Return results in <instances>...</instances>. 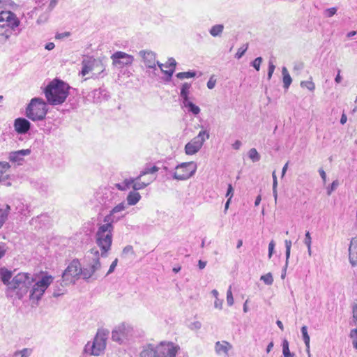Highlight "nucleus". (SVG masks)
<instances>
[{
	"mask_svg": "<svg viewBox=\"0 0 357 357\" xmlns=\"http://www.w3.org/2000/svg\"><path fill=\"white\" fill-rule=\"evenodd\" d=\"M70 88V86L63 81L54 79L44 90L48 103L51 105H61L68 96Z\"/></svg>",
	"mask_w": 357,
	"mask_h": 357,
	"instance_id": "f257e3e1",
	"label": "nucleus"
},
{
	"mask_svg": "<svg viewBox=\"0 0 357 357\" xmlns=\"http://www.w3.org/2000/svg\"><path fill=\"white\" fill-rule=\"evenodd\" d=\"M105 224L101 225L96 234V244L101 250V257H106L107 252L110 250L112 243V231L114 229L113 219L111 215L104 218Z\"/></svg>",
	"mask_w": 357,
	"mask_h": 357,
	"instance_id": "f03ea898",
	"label": "nucleus"
},
{
	"mask_svg": "<svg viewBox=\"0 0 357 357\" xmlns=\"http://www.w3.org/2000/svg\"><path fill=\"white\" fill-rule=\"evenodd\" d=\"M178 349L172 342H161L155 346L147 344L142 347L139 357H176Z\"/></svg>",
	"mask_w": 357,
	"mask_h": 357,
	"instance_id": "7ed1b4c3",
	"label": "nucleus"
},
{
	"mask_svg": "<svg viewBox=\"0 0 357 357\" xmlns=\"http://www.w3.org/2000/svg\"><path fill=\"white\" fill-rule=\"evenodd\" d=\"M85 260L87 264L85 267L82 268L81 275L86 281L92 278L96 280L98 277L96 272L101 268L99 251L96 248H91L85 257Z\"/></svg>",
	"mask_w": 357,
	"mask_h": 357,
	"instance_id": "20e7f679",
	"label": "nucleus"
},
{
	"mask_svg": "<svg viewBox=\"0 0 357 357\" xmlns=\"http://www.w3.org/2000/svg\"><path fill=\"white\" fill-rule=\"evenodd\" d=\"M48 112L47 105L41 98H33L27 105L26 116L33 121L43 120Z\"/></svg>",
	"mask_w": 357,
	"mask_h": 357,
	"instance_id": "39448f33",
	"label": "nucleus"
},
{
	"mask_svg": "<svg viewBox=\"0 0 357 357\" xmlns=\"http://www.w3.org/2000/svg\"><path fill=\"white\" fill-rule=\"evenodd\" d=\"M33 283V278L29 273H20L16 275L9 284V289L15 291L18 298L21 299L27 294Z\"/></svg>",
	"mask_w": 357,
	"mask_h": 357,
	"instance_id": "423d86ee",
	"label": "nucleus"
},
{
	"mask_svg": "<svg viewBox=\"0 0 357 357\" xmlns=\"http://www.w3.org/2000/svg\"><path fill=\"white\" fill-rule=\"evenodd\" d=\"M109 333V332L107 329H98L93 342L92 343L88 342L85 345L84 351L90 355L99 356L105 349L106 340Z\"/></svg>",
	"mask_w": 357,
	"mask_h": 357,
	"instance_id": "0eeeda50",
	"label": "nucleus"
},
{
	"mask_svg": "<svg viewBox=\"0 0 357 357\" xmlns=\"http://www.w3.org/2000/svg\"><path fill=\"white\" fill-rule=\"evenodd\" d=\"M82 268L78 259H73L62 273V280L60 285L64 287L70 284H75L79 278Z\"/></svg>",
	"mask_w": 357,
	"mask_h": 357,
	"instance_id": "6e6552de",
	"label": "nucleus"
},
{
	"mask_svg": "<svg viewBox=\"0 0 357 357\" xmlns=\"http://www.w3.org/2000/svg\"><path fill=\"white\" fill-rule=\"evenodd\" d=\"M52 280L53 278L52 276L45 275L42 277V278L36 282L33 281L32 286L29 290L30 292V299L36 300V301H38L41 298L45 291L52 283Z\"/></svg>",
	"mask_w": 357,
	"mask_h": 357,
	"instance_id": "1a4fd4ad",
	"label": "nucleus"
},
{
	"mask_svg": "<svg viewBox=\"0 0 357 357\" xmlns=\"http://www.w3.org/2000/svg\"><path fill=\"white\" fill-rule=\"evenodd\" d=\"M173 172L174 179L178 181L186 180L192 176L197 170V164L194 162H182L175 167Z\"/></svg>",
	"mask_w": 357,
	"mask_h": 357,
	"instance_id": "9d476101",
	"label": "nucleus"
},
{
	"mask_svg": "<svg viewBox=\"0 0 357 357\" xmlns=\"http://www.w3.org/2000/svg\"><path fill=\"white\" fill-rule=\"evenodd\" d=\"M209 137V132L207 130H201L197 136L185 144V153L187 155H193L197 153L202 147L204 142L208 139Z\"/></svg>",
	"mask_w": 357,
	"mask_h": 357,
	"instance_id": "9b49d317",
	"label": "nucleus"
},
{
	"mask_svg": "<svg viewBox=\"0 0 357 357\" xmlns=\"http://www.w3.org/2000/svg\"><path fill=\"white\" fill-rule=\"evenodd\" d=\"M111 59L113 66L119 68L131 66L134 61L133 56L121 51H117L112 54Z\"/></svg>",
	"mask_w": 357,
	"mask_h": 357,
	"instance_id": "f8f14e48",
	"label": "nucleus"
},
{
	"mask_svg": "<svg viewBox=\"0 0 357 357\" xmlns=\"http://www.w3.org/2000/svg\"><path fill=\"white\" fill-rule=\"evenodd\" d=\"M132 328L129 325L121 324L116 327L112 332V340L119 344H122L131 335Z\"/></svg>",
	"mask_w": 357,
	"mask_h": 357,
	"instance_id": "ddd939ff",
	"label": "nucleus"
},
{
	"mask_svg": "<svg viewBox=\"0 0 357 357\" xmlns=\"http://www.w3.org/2000/svg\"><path fill=\"white\" fill-rule=\"evenodd\" d=\"M19 24L20 21L13 12L9 10H2L0 12V28L9 27L14 29Z\"/></svg>",
	"mask_w": 357,
	"mask_h": 357,
	"instance_id": "4468645a",
	"label": "nucleus"
},
{
	"mask_svg": "<svg viewBox=\"0 0 357 357\" xmlns=\"http://www.w3.org/2000/svg\"><path fill=\"white\" fill-rule=\"evenodd\" d=\"M139 54L142 58L146 68L156 69L157 61H155V54L153 52L141 50L139 52Z\"/></svg>",
	"mask_w": 357,
	"mask_h": 357,
	"instance_id": "2eb2a0df",
	"label": "nucleus"
},
{
	"mask_svg": "<svg viewBox=\"0 0 357 357\" xmlns=\"http://www.w3.org/2000/svg\"><path fill=\"white\" fill-rule=\"evenodd\" d=\"M31 123L25 118L19 117L14 121V128L18 134H26L31 129Z\"/></svg>",
	"mask_w": 357,
	"mask_h": 357,
	"instance_id": "dca6fc26",
	"label": "nucleus"
},
{
	"mask_svg": "<svg viewBox=\"0 0 357 357\" xmlns=\"http://www.w3.org/2000/svg\"><path fill=\"white\" fill-rule=\"evenodd\" d=\"M88 97L91 98L93 102L98 103L107 100L109 97V93L105 89L99 88L89 93Z\"/></svg>",
	"mask_w": 357,
	"mask_h": 357,
	"instance_id": "f3484780",
	"label": "nucleus"
},
{
	"mask_svg": "<svg viewBox=\"0 0 357 357\" xmlns=\"http://www.w3.org/2000/svg\"><path fill=\"white\" fill-rule=\"evenodd\" d=\"M31 153V149H22L16 151H13L9 153L8 159L10 162L22 164L24 161V157L29 155Z\"/></svg>",
	"mask_w": 357,
	"mask_h": 357,
	"instance_id": "a211bd4d",
	"label": "nucleus"
},
{
	"mask_svg": "<svg viewBox=\"0 0 357 357\" xmlns=\"http://www.w3.org/2000/svg\"><path fill=\"white\" fill-rule=\"evenodd\" d=\"M349 260L352 266H357V236L352 238L350 241Z\"/></svg>",
	"mask_w": 357,
	"mask_h": 357,
	"instance_id": "6ab92c4d",
	"label": "nucleus"
},
{
	"mask_svg": "<svg viewBox=\"0 0 357 357\" xmlns=\"http://www.w3.org/2000/svg\"><path fill=\"white\" fill-rule=\"evenodd\" d=\"M50 217L47 213H43L30 220V224L39 227H47L50 224Z\"/></svg>",
	"mask_w": 357,
	"mask_h": 357,
	"instance_id": "aec40b11",
	"label": "nucleus"
},
{
	"mask_svg": "<svg viewBox=\"0 0 357 357\" xmlns=\"http://www.w3.org/2000/svg\"><path fill=\"white\" fill-rule=\"evenodd\" d=\"M10 168V165L8 162H0V185H10V182L8 181V170Z\"/></svg>",
	"mask_w": 357,
	"mask_h": 357,
	"instance_id": "412c9836",
	"label": "nucleus"
},
{
	"mask_svg": "<svg viewBox=\"0 0 357 357\" xmlns=\"http://www.w3.org/2000/svg\"><path fill=\"white\" fill-rule=\"evenodd\" d=\"M15 213L20 215L21 218L31 215L29 206L20 201L17 202V204L15 206Z\"/></svg>",
	"mask_w": 357,
	"mask_h": 357,
	"instance_id": "4be33fe9",
	"label": "nucleus"
},
{
	"mask_svg": "<svg viewBox=\"0 0 357 357\" xmlns=\"http://www.w3.org/2000/svg\"><path fill=\"white\" fill-rule=\"evenodd\" d=\"M125 208H126L125 203L121 202V203L119 204L118 205H116V206H114L110 211V213L107 215H111V218L113 219V221L114 222H116L123 217V215L119 216V215H116V214L119 212L123 211V210H125Z\"/></svg>",
	"mask_w": 357,
	"mask_h": 357,
	"instance_id": "5701e85b",
	"label": "nucleus"
},
{
	"mask_svg": "<svg viewBox=\"0 0 357 357\" xmlns=\"http://www.w3.org/2000/svg\"><path fill=\"white\" fill-rule=\"evenodd\" d=\"M182 106L187 109L189 113L192 114L196 116L200 113V108L195 105L191 100L190 98L186 100L182 101Z\"/></svg>",
	"mask_w": 357,
	"mask_h": 357,
	"instance_id": "b1692460",
	"label": "nucleus"
},
{
	"mask_svg": "<svg viewBox=\"0 0 357 357\" xmlns=\"http://www.w3.org/2000/svg\"><path fill=\"white\" fill-rule=\"evenodd\" d=\"M284 244H285V248H286V251H285V256H286V261H285V266L282 270V278H284V276H285V274H286V269L287 268V266H288V263H289V257H290V253H291V241L290 240H285L284 241Z\"/></svg>",
	"mask_w": 357,
	"mask_h": 357,
	"instance_id": "393cba45",
	"label": "nucleus"
},
{
	"mask_svg": "<svg viewBox=\"0 0 357 357\" xmlns=\"http://www.w3.org/2000/svg\"><path fill=\"white\" fill-rule=\"evenodd\" d=\"M12 278V272L8 271L6 268H0V279L4 284L8 285L9 287V284H10V280Z\"/></svg>",
	"mask_w": 357,
	"mask_h": 357,
	"instance_id": "a878e982",
	"label": "nucleus"
},
{
	"mask_svg": "<svg viewBox=\"0 0 357 357\" xmlns=\"http://www.w3.org/2000/svg\"><path fill=\"white\" fill-rule=\"evenodd\" d=\"M140 199H141V195L139 192H135L134 190L130 191L126 197L128 205H129V206L135 205L140 200Z\"/></svg>",
	"mask_w": 357,
	"mask_h": 357,
	"instance_id": "bb28decb",
	"label": "nucleus"
},
{
	"mask_svg": "<svg viewBox=\"0 0 357 357\" xmlns=\"http://www.w3.org/2000/svg\"><path fill=\"white\" fill-rule=\"evenodd\" d=\"M283 86L285 89H288L292 82V79L286 67L282 68Z\"/></svg>",
	"mask_w": 357,
	"mask_h": 357,
	"instance_id": "cd10ccee",
	"label": "nucleus"
},
{
	"mask_svg": "<svg viewBox=\"0 0 357 357\" xmlns=\"http://www.w3.org/2000/svg\"><path fill=\"white\" fill-rule=\"evenodd\" d=\"M191 87V84L188 82H185L182 84L181 88L180 96L182 98V101L190 99V89Z\"/></svg>",
	"mask_w": 357,
	"mask_h": 357,
	"instance_id": "c85d7f7f",
	"label": "nucleus"
},
{
	"mask_svg": "<svg viewBox=\"0 0 357 357\" xmlns=\"http://www.w3.org/2000/svg\"><path fill=\"white\" fill-rule=\"evenodd\" d=\"M10 210L11 208L8 204H6L4 208H0V229L8 219V215Z\"/></svg>",
	"mask_w": 357,
	"mask_h": 357,
	"instance_id": "c756f323",
	"label": "nucleus"
},
{
	"mask_svg": "<svg viewBox=\"0 0 357 357\" xmlns=\"http://www.w3.org/2000/svg\"><path fill=\"white\" fill-rule=\"evenodd\" d=\"M224 30V25L222 24H218L213 25L209 29L210 34L213 37H219L222 35Z\"/></svg>",
	"mask_w": 357,
	"mask_h": 357,
	"instance_id": "7c9ffc66",
	"label": "nucleus"
},
{
	"mask_svg": "<svg viewBox=\"0 0 357 357\" xmlns=\"http://www.w3.org/2000/svg\"><path fill=\"white\" fill-rule=\"evenodd\" d=\"M301 333L303 336V340L306 347V351L308 354H310V336L307 333V328L306 326H303L301 327Z\"/></svg>",
	"mask_w": 357,
	"mask_h": 357,
	"instance_id": "2f4dec72",
	"label": "nucleus"
},
{
	"mask_svg": "<svg viewBox=\"0 0 357 357\" xmlns=\"http://www.w3.org/2000/svg\"><path fill=\"white\" fill-rule=\"evenodd\" d=\"M228 342H224L223 343H220V342H217L215 343V351L218 353V354H227L228 353V348H227V345H228Z\"/></svg>",
	"mask_w": 357,
	"mask_h": 357,
	"instance_id": "473e14b6",
	"label": "nucleus"
},
{
	"mask_svg": "<svg viewBox=\"0 0 357 357\" xmlns=\"http://www.w3.org/2000/svg\"><path fill=\"white\" fill-rule=\"evenodd\" d=\"M159 167L154 165L151 167H145L139 174V175L137 177V180H139L140 178L148 174H153L159 170Z\"/></svg>",
	"mask_w": 357,
	"mask_h": 357,
	"instance_id": "72a5a7b5",
	"label": "nucleus"
},
{
	"mask_svg": "<svg viewBox=\"0 0 357 357\" xmlns=\"http://www.w3.org/2000/svg\"><path fill=\"white\" fill-rule=\"evenodd\" d=\"M248 157L253 162H258L261 159L259 153L255 148H252L251 149H250V151H248Z\"/></svg>",
	"mask_w": 357,
	"mask_h": 357,
	"instance_id": "f704fd0d",
	"label": "nucleus"
},
{
	"mask_svg": "<svg viewBox=\"0 0 357 357\" xmlns=\"http://www.w3.org/2000/svg\"><path fill=\"white\" fill-rule=\"evenodd\" d=\"M157 65L160 68L162 73H164L167 76L165 81H167V82L170 81L172 79V77L175 70L174 69H169L168 70H163L162 67H163L164 64L160 63L159 61H157Z\"/></svg>",
	"mask_w": 357,
	"mask_h": 357,
	"instance_id": "c9c22d12",
	"label": "nucleus"
},
{
	"mask_svg": "<svg viewBox=\"0 0 357 357\" xmlns=\"http://www.w3.org/2000/svg\"><path fill=\"white\" fill-rule=\"evenodd\" d=\"M176 76L180 79L192 78L196 76V72L193 70H189L188 72L178 73Z\"/></svg>",
	"mask_w": 357,
	"mask_h": 357,
	"instance_id": "e433bc0d",
	"label": "nucleus"
},
{
	"mask_svg": "<svg viewBox=\"0 0 357 357\" xmlns=\"http://www.w3.org/2000/svg\"><path fill=\"white\" fill-rule=\"evenodd\" d=\"M282 354L284 357H292L294 354L291 353L289 348V342L284 339L282 342Z\"/></svg>",
	"mask_w": 357,
	"mask_h": 357,
	"instance_id": "4c0bfd02",
	"label": "nucleus"
},
{
	"mask_svg": "<svg viewBox=\"0 0 357 357\" xmlns=\"http://www.w3.org/2000/svg\"><path fill=\"white\" fill-rule=\"evenodd\" d=\"M92 70L91 65L90 61L88 60L84 59L82 61V68L81 70V74L84 76L89 73Z\"/></svg>",
	"mask_w": 357,
	"mask_h": 357,
	"instance_id": "58836bf2",
	"label": "nucleus"
},
{
	"mask_svg": "<svg viewBox=\"0 0 357 357\" xmlns=\"http://www.w3.org/2000/svg\"><path fill=\"white\" fill-rule=\"evenodd\" d=\"M135 180V181L132 185V188H133V190L135 192H137V190L144 189L148 185H149V183H151V181H149L147 183L140 182V181H139V180H137V178Z\"/></svg>",
	"mask_w": 357,
	"mask_h": 357,
	"instance_id": "ea45409f",
	"label": "nucleus"
},
{
	"mask_svg": "<svg viewBox=\"0 0 357 357\" xmlns=\"http://www.w3.org/2000/svg\"><path fill=\"white\" fill-rule=\"evenodd\" d=\"M31 354V349L28 348H24L22 350L20 351H16L14 353L13 356L17 357L18 356H20V357H29Z\"/></svg>",
	"mask_w": 357,
	"mask_h": 357,
	"instance_id": "a19ab883",
	"label": "nucleus"
},
{
	"mask_svg": "<svg viewBox=\"0 0 357 357\" xmlns=\"http://www.w3.org/2000/svg\"><path fill=\"white\" fill-rule=\"evenodd\" d=\"M260 280L267 285H271L273 282V278L271 273L261 275Z\"/></svg>",
	"mask_w": 357,
	"mask_h": 357,
	"instance_id": "79ce46f5",
	"label": "nucleus"
},
{
	"mask_svg": "<svg viewBox=\"0 0 357 357\" xmlns=\"http://www.w3.org/2000/svg\"><path fill=\"white\" fill-rule=\"evenodd\" d=\"M248 48V43L243 45L241 47L235 54V58L237 59H241L245 53Z\"/></svg>",
	"mask_w": 357,
	"mask_h": 357,
	"instance_id": "37998d69",
	"label": "nucleus"
},
{
	"mask_svg": "<svg viewBox=\"0 0 357 357\" xmlns=\"http://www.w3.org/2000/svg\"><path fill=\"white\" fill-rule=\"evenodd\" d=\"M301 86L306 87L307 89H309L311 91H313L315 89L314 84L312 81H302L301 82Z\"/></svg>",
	"mask_w": 357,
	"mask_h": 357,
	"instance_id": "c03bdc74",
	"label": "nucleus"
},
{
	"mask_svg": "<svg viewBox=\"0 0 357 357\" xmlns=\"http://www.w3.org/2000/svg\"><path fill=\"white\" fill-rule=\"evenodd\" d=\"M263 59L261 56L257 57L252 63L251 66L257 71L260 69V65Z\"/></svg>",
	"mask_w": 357,
	"mask_h": 357,
	"instance_id": "a18cd8bd",
	"label": "nucleus"
},
{
	"mask_svg": "<svg viewBox=\"0 0 357 357\" xmlns=\"http://www.w3.org/2000/svg\"><path fill=\"white\" fill-rule=\"evenodd\" d=\"M227 303L229 306H231L234 304V298L231 292V287H229L227 291Z\"/></svg>",
	"mask_w": 357,
	"mask_h": 357,
	"instance_id": "49530a36",
	"label": "nucleus"
},
{
	"mask_svg": "<svg viewBox=\"0 0 357 357\" xmlns=\"http://www.w3.org/2000/svg\"><path fill=\"white\" fill-rule=\"evenodd\" d=\"M176 64L177 63L176 60L174 58L171 57L168 59L167 61L166 62L165 64H164L163 66H165V68H171V69L175 70Z\"/></svg>",
	"mask_w": 357,
	"mask_h": 357,
	"instance_id": "de8ad7c7",
	"label": "nucleus"
},
{
	"mask_svg": "<svg viewBox=\"0 0 357 357\" xmlns=\"http://www.w3.org/2000/svg\"><path fill=\"white\" fill-rule=\"evenodd\" d=\"M337 9L336 7H332V8L326 9L324 10V13L326 17H331L337 13Z\"/></svg>",
	"mask_w": 357,
	"mask_h": 357,
	"instance_id": "09e8293b",
	"label": "nucleus"
},
{
	"mask_svg": "<svg viewBox=\"0 0 357 357\" xmlns=\"http://www.w3.org/2000/svg\"><path fill=\"white\" fill-rule=\"evenodd\" d=\"M275 68V66L273 64V62L271 60H270L268 62V74H267L268 79H271L272 75L274 73Z\"/></svg>",
	"mask_w": 357,
	"mask_h": 357,
	"instance_id": "8fccbe9b",
	"label": "nucleus"
},
{
	"mask_svg": "<svg viewBox=\"0 0 357 357\" xmlns=\"http://www.w3.org/2000/svg\"><path fill=\"white\" fill-rule=\"evenodd\" d=\"M350 336L353 338L354 347L357 349V328L351 330Z\"/></svg>",
	"mask_w": 357,
	"mask_h": 357,
	"instance_id": "3c124183",
	"label": "nucleus"
},
{
	"mask_svg": "<svg viewBox=\"0 0 357 357\" xmlns=\"http://www.w3.org/2000/svg\"><path fill=\"white\" fill-rule=\"evenodd\" d=\"M338 181L337 180L333 181V183L327 188V194L330 195L333 191H334L338 186Z\"/></svg>",
	"mask_w": 357,
	"mask_h": 357,
	"instance_id": "603ef678",
	"label": "nucleus"
},
{
	"mask_svg": "<svg viewBox=\"0 0 357 357\" xmlns=\"http://www.w3.org/2000/svg\"><path fill=\"white\" fill-rule=\"evenodd\" d=\"M312 238L310 236V233L309 231H306L305 235L304 243L310 249V245H311Z\"/></svg>",
	"mask_w": 357,
	"mask_h": 357,
	"instance_id": "864d4df0",
	"label": "nucleus"
},
{
	"mask_svg": "<svg viewBox=\"0 0 357 357\" xmlns=\"http://www.w3.org/2000/svg\"><path fill=\"white\" fill-rule=\"evenodd\" d=\"M128 254H131V255L135 254L134 250H133V247L132 245H128L123 248L122 255H128Z\"/></svg>",
	"mask_w": 357,
	"mask_h": 357,
	"instance_id": "5fc2aeb1",
	"label": "nucleus"
},
{
	"mask_svg": "<svg viewBox=\"0 0 357 357\" xmlns=\"http://www.w3.org/2000/svg\"><path fill=\"white\" fill-rule=\"evenodd\" d=\"M70 36V33L68 32V31H66V32H63V33H57L55 35V38L57 39V40H61V39H63L65 38H67V37H68Z\"/></svg>",
	"mask_w": 357,
	"mask_h": 357,
	"instance_id": "6e6d98bb",
	"label": "nucleus"
},
{
	"mask_svg": "<svg viewBox=\"0 0 357 357\" xmlns=\"http://www.w3.org/2000/svg\"><path fill=\"white\" fill-rule=\"evenodd\" d=\"M234 195V188L232 187L231 184L228 185L227 193H226V197L231 199Z\"/></svg>",
	"mask_w": 357,
	"mask_h": 357,
	"instance_id": "4d7b16f0",
	"label": "nucleus"
},
{
	"mask_svg": "<svg viewBox=\"0 0 357 357\" xmlns=\"http://www.w3.org/2000/svg\"><path fill=\"white\" fill-rule=\"evenodd\" d=\"M117 263H118V259H115L112 261V263L111 264V265L109 266V271H108V272L106 274V276L109 275L110 273H112L114 271L116 266H117Z\"/></svg>",
	"mask_w": 357,
	"mask_h": 357,
	"instance_id": "13d9d810",
	"label": "nucleus"
},
{
	"mask_svg": "<svg viewBox=\"0 0 357 357\" xmlns=\"http://www.w3.org/2000/svg\"><path fill=\"white\" fill-rule=\"evenodd\" d=\"M6 245L5 243L0 242V259L2 258L6 252Z\"/></svg>",
	"mask_w": 357,
	"mask_h": 357,
	"instance_id": "bf43d9fd",
	"label": "nucleus"
},
{
	"mask_svg": "<svg viewBox=\"0 0 357 357\" xmlns=\"http://www.w3.org/2000/svg\"><path fill=\"white\" fill-rule=\"evenodd\" d=\"M135 181V180L133 178H130V179H126L123 181V185H124L125 188H126V190L130 188L131 186L132 187V185H133Z\"/></svg>",
	"mask_w": 357,
	"mask_h": 357,
	"instance_id": "052dcab7",
	"label": "nucleus"
},
{
	"mask_svg": "<svg viewBox=\"0 0 357 357\" xmlns=\"http://www.w3.org/2000/svg\"><path fill=\"white\" fill-rule=\"evenodd\" d=\"M274 248H275V243H274V241L272 240V241L269 243V245H268V257H269V258H271V257H272V255H273V252Z\"/></svg>",
	"mask_w": 357,
	"mask_h": 357,
	"instance_id": "680f3d73",
	"label": "nucleus"
},
{
	"mask_svg": "<svg viewBox=\"0 0 357 357\" xmlns=\"http://www.w3.org/2000/svg\"><path fill=\"white\" fill-rule=\"evenodd\" d=\"M63 294H64V290L62 289H60V288L54 289L52 293V296L54 297H59V296L63 295Z\"/></svg>",
	"mask_w": 357,
	"mask_h": 357,
	"instance_id": "e2e57ef3",
	"label": "nucleus"
},
{
	"mask_svg": "<svg viewBox=\"0 0 357 357\" xmlns=\"http://www.w3.org/2000/svg\"><path fill=\"white\" fill-rule=\"evenodd\" d=\"M201 327H202V324L199 321H195V322L192 323L190 326V328L192 330H194V329L197 330V329H199Z\"/></svg>",
	"mask_w": 357,
	"mask_h": 357,
	"instance_id": "0e129e2a",
	"label": "nucleus"
},
{
	"mask_svg": "<svg viewBox=\"0 0 357 357\" xmlns=\"http://www.w3.org/2000/svg\"><path fill=\"white\" fill-rule=\"evenodd\" d=\"M223 300L216 298L214 302V306L215 308L222 309Z\"/></svg>",
	"mask_w": 357,
	"mask_h": 357,
	"instance_id": "69168bd1",
	"label": "nucleus"
},
{
	"mask_svg": "<svg viewBox=\"0 0 357 357\" xmlns=\"http://www.w3.org/2000/svg\"><path fill=\"white\" fill-rule=\"evenodd\" d=\"M215 82L216 81L215 80H213L212 79V77H211L209 79V80L207 82V87L209 89H212L215 87Z\"/></svg>",
	"mask_w": 357,
	"mask_h": 357,
	"instance_id": "338daca9",
	"label": "nucleus"
},
{
	"mask_svg": "<svg viewBox=\"0 0 357 357\" xmlns=\"http://www.w3.org/2000/svg\"><path fill=\"white\" fill-rule=\"evenodd\" d=\"M352 311L354 319L357 321V304L353 305Z\"/></svg>",
	"mask_w": 357,
	"mask_h": 357,
	"instance_id": "774afa93",
	"label": "nucleus"
}]
</instances>
